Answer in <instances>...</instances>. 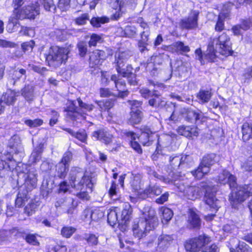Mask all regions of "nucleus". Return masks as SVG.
<instances>
[{
  "mask_svg": "<svg viewBox=\"0 0 252 252\" xmlns=\"http://www.w3.org/2000/svg\"><path fill=\"white\" fill-rule=\"evenodd\" d=\"M217 188L210 182H202L197 186H189L184 190V196L189 199L194 200L202 196L205 192L204 200L205 203L202 207L205 212L209 210L214 212L220 207V201L215 197Z\"/></svg>",
  "mask_w": 252,
  "mask_h": 252,
  "instance_id": "nucleus-1",
  "label": "nucleus"
},
{
  "mask_svg": "<svg viewBox=\"0 0 252 252\" xmlns=\"http://www.w3.org/2000/svg\"><path fill=\"white\" fill-rule=\"evenodd\" d=\"M218 182L221 184H228L232 190L229 195V201L232 208L238 209L242 202L252 196V184H246L237 187L236 177L227 170H223L218 177Z\"/></svg>",
  "mask_w": 252,
  "mask_h": 252,
  "instance_id": "nucleus-2",
  "label": "nucleus"
},
{
  "mask_svg": "<svg viewBox=\"0 0 252 252\" xmlns=\"http://www.w3.org/2000/svg\"><path fill=\"white\" fill-rule=\"evenodd\" d=\"M69 180L72 187L79 190L76 195L81 199L89 200V193L93 191L94 184L88 173L81 168L74 167L69 173Z\"/></svg>",
  "mask_w": 252,
  "mask_h": 252,
  "instance_id": "nucleus-3",
  "label": "nucleus"
},
{
  "mask_svg": "<svg viewBox=\"0 0 252 252\" xmlns=\"http://www.w3.org/2000/svg\"><path fill=\"white\" fill-rule=\"evenodd\" d=\"M156 214L155 210L152 208L147 207L144 208L139 220L132 227L133 235L135 237L141 239L158 226V219Z\"/></svg>",
  "mask_w": 252,
  "mask_h": 252,
  "instance_id": "nucleus-4",
  "label": "nucleus"
},
{
  "mask_svg": "<svg viewBox=\"0 0 252 252\" xmlns=\"http://www.w3.org/2000/svg\"><path fill=\"white\" fill-rule=\"evenodd\" d=\"M207 55L211 59L217 56L218 52L225 56L232 54V42L230 37L226 32H222L217 38H210L207 50Z\"/></svg>",
  "mask_w": 252,
  "mask_h": 252,
  "instance_id": "nucleus-5",
  "label": "nucleus"
},
{
  "mask_svg": "<svg viewBox=\"0 0 252 252\" xmlns=\"http://www.w3.org/2000/svg\"><path fill=\"white\" fill-rule=\"evenodd\" d=\"M39 14V4L37 2L31 5L25 6L22 9L14 8L13 17L9 19V26H14L17 24V20L24 19H34Z\"/></svg>",
  "mask_w": 252,
  "mask_h": 252,
  "instance_id": "nucleus-6",
  "label": "nucleus"
},
{
  "mask_svg": "<svg viewBox=\"0 0 252 252\" xmlns=\"http://www.w3.org/2000/svg\"><path fill=\"white\" fill-rule=\"evenodd\" d=\"M69 50L67 48L53 47L50 48L46 60L50 66L57 67L65 62L68 58Z\"/></svg>",
  "mask_w": 252,
  "mask_h": 252,
  "instance_id": "nucleus-7",
  "label": "nucleus"
},
{
  "mask_svg": "<svg viewBox=\"0 0 252 252\" xmlns=\"http://www.w3.org/2000/svg\"><path fill=\"white\" fill-rule=\"evenodd\" d=\"M217 159L218 157L215 154H210L204 157L197 168L192 171L191 174L197 179H201L210 171L211 166L217 162Z\"/></svg>",
  "mask_w": 252,
  "mask_h": 252,
  "instance_id": "nucleus-8",
  "label": "nucleus"
},
{
  "mask_svg": "<svg viewBox=\"0 0 252 252\" xmlns=\"http://www.w3.org/2000/svg\"><path fill=\"white\" fill-rule=\"evenodd\" d=\"M211 238L206 235H200L198 237L190 239L186 241L185 247L187 251L190 252H197L203 246L211 242Z\"/></svg>",
  "mask_w": 252,
  "mask_h": 252,
  "instance_id": "nucleus-9",
  "label": "nucleus"
},
{
  "mask_svg": "<svg viewBox=\"0 0 252 252\" xmlns=\"http://www.w3.org/2000/svg\"><path fill=\"white\" fill-rule=\"evenodd\" d=\"M112 55V50L107 49L106 51L95 50L90 53L89 65L91 67L101 63V60H105L108 56Z\"/></svg>",
  "mask_w": 252,
  "mask_h": 252,
  "instance_id": "nucleus-10",
  "label": "nucleus"
},
{
  "mask_svg": "<svg viewBox=\"0 0 252 252\" xmlns=\"http://www.w3.org/2000/svg\"><path fill=\"white\" fill-rule=\"evenodd\" d=\"M199 12L197 10H192L188 18L182 19L180 22V27L183 29L193 30L198 28V18Z\"/></svg>",
  "mask_w": 252,
  "mask_h": 252,
  "instance_id": "nucleus-11",
  "label": "nucleus"
},
{
  "mask_svg": "<svg viewBox=\"0 0 252 252\" xmlns=\"http://www.w3.org/2000/svg\"><path fill=\"white\" fill-rule=\"evenodd\" d=\"M167 55L164 54L153 55L151 57L150 60H148L146 69L150 71L153 75H156L158 71L160 70V67L158 66L162 63L164 58Z\"/></svg>",
  "mask_w": 252,
  "mask_h": 252,
  "instance_id": "nucleus-12",
  "label": "nucleus"
},
{
  "mask_svg": "<svg viewBox=\"0 0 252 252\" xmlns=\"http://www.w3.org/2000/svg\"><path fill=\"white\" fill-rule=\"evenodd\" d=\"M116 74L112 75L111 80L114 81L115 87L118 91V94H116V97L124 98L127 96L129 94L128 91L126 89V84L124 80L118 78Z\"/></svg>",
  "mask_w": 252,
  "mask_h": 252,
  "instance_id": "nucleus-13",
  "label": "nucleus"
},
{
  "mask_svg": "<svg viewBox=\"0 0 252 252\" xmlns=\"http://www.w3.org/2000/svg\"><path fill=\"white\" fill-rule=\"evenodd\" d=\"M174 238L172 235L161 234L158 238L156 250L159 252H165L172 244Z\"/></svg>",
  "mask_w": 252,
  "mask_h": 252,
  "instance_id": "nucleus-14",
  "label": "nucleus"
},
{
  "mask_svg": "<svg viewBox=\"0 0 252 252\" xmlns=\"http://www.w3.org/2000/svg\"><path fill=\"white\" fill-rule=\"evenodd\" d=\"M77 100L72 101L67 107V115L72 120L84 119L85 118L84 114L79 112L80 109L77 106Z\"/></svg>",
  "mask_w": 252,
  "mask_h": 252,
  "instance_id": "nucleus-15",
  "label": "nucleus"
},
{
  "mask_svg": "<svg viewBox=\"0 0 252 252\" xmlns=\"http://www.w3.org/2000/svg\"><path fill=\"white\" fill-rule=\"evenodd\" d=\"M242 139L247 146L252 148V126L248 123H244L241 128Z\"/></svg>",
  "mask_w": 252,
  "mask_h": 252,
  "instance_id": "nucleus-16",
  "label": "nucleus"
},
{
  "mask_svg": "<svg viewBox=\"0 0 252 252\" xmlns=\"http://www.w3.org/2000/svg\"><path fill=\"white\" fill-rule=\"evenodd\" d=\"M142 133L137 138L139 142L143 146H150L153 140V134L154 132L150 128L145 126L141 129Z\"/></svg>",
  "mask_w": 252,
  "mask_h": 252,
  "instance_id": "nucleus-17",
  "label": "nucleus"
},
{
  "mask_svg": "<svg viewBox=\"0 0 252 252\" xmlns=\"http://www.w3.org/2000/svg\"><path fill=\"white\" fill-rule=\"evenodd\" d=\"M188 225L190 228L198 229L201 226V219L196 211L192 208L189 211Z\"/></svg>",
  "mask_w": 252,
  "mask_h": 252,
  "instance_id": "nucleus-18",
  "label": "nucleus"
},
{
  "mask_svg": "<svg viewBox=\"0 0 252 252\" xmlns=\"http://www.w3.org/2000/svg\"><path fill=\"white\" fill-rule=\"evenodd\" d=\"M181 112L182 114L184 113L187 114L186 119L189 122L194 121L195 123H197L198 121H202L204 118L203 113L199 110L195 111L183 108L182 109Z\"/></svg>",
  "mask_w": 252,
  "mask_h": 252,
  "instance_id": "nucleus-19",
  "label": "nucleus"
},
{
  "mask_svg": "<svg viewBox=\"0 0 252 252\" xmlns=\"http://www.w3.org/2000/svg\"><path fill=\"white\" fill-rule=\"evenodd\" d=\"M93 137L105 144H108L112 142L113 135L104 129H99L93 132Z\"/></svg>",
  "mask_w": 252,
  "mask_h": 252,
  "instance_id": "nucleus-20",
  "label": "nucleus"
},
{
  "mask_svg": "<svg viewBox=\"0 0 252 252\" xmlns=\"http://www.w3.org/2000/svg\"><path fill=\"white\" fill-rule=\"evenodd\" d=\"M177 131L179 134L187 137L197 136L198 133V128L196 127H191L189 126H180Z\"/></svg>",
  "mask_w": 252,
  "mask_h": 252,
  "instance_id": "nucleus-21",
  "label": "nucleus"
},
{
  "mask_svg": "<svg viewBox=\"0 0 252 252\" xmlns=\"http://www.w3.org/2000/svg\"><path fill=\"white\" fill-rule=\"evenodd\" d=\"M132 52L127 50L125 51H119L115 54V63L116 65L125 64L126 62L132 56Z\"/></svg>",
  "mask_w": 252,
  "mask_h": 252,
  "instance_id": "nucleus-22",
  "label": "nucleus"
},
{
  "mask_svg": "<svg viewBox=\"0 0 252 252\" xmlns=\"http://www.w3.org/2000/svg\"><path fill=\"white\" fill-rule=\"evenodd\" d=\"M213 93L211 90L201 89L196 94V98L200 104L208 103L211 99Z\"/></svg>",
  "mask_w": 252,
  "mask_h": 252,
  "instance_id": "nucleus-23",
  "label": "nucleus"
},
{
  "mask_svg": "<svg viewBox=\"0 0 252 252\" xmlns=\"http://www.w3.org/2000/svg\"><path fill=\"white\" fill-rule=\"evenodd\" d=\"M16 100L15 94L11 91H8L3 94L0 102L2 105H13Z\"/></svg>",
  "mask_w": 252,
  "mask_h": 252,
  "instance_id": "nucleus-24",
  "label": "nucleus"
},
{
  "mask_svg": "<svg viewBox=\"0 0 252 252\" xmlns=\"http://www.w3.org/2000/svg\"><path fill=\"white\" fill-rule=\"evenodd\" d=\"M21 94L27 101H32L34 99V87L31 85L25 86L21 90Z\"/></svg>",
  "mask_w": 252,
  "mask_h": 252,
  "instance_id": "nucleus-25",
  "label": "nucleus"
},
{
  "mask_svg": "<svg viewBox=\"0 0 252 252\" xmlns=\"http://www.w3.org/2000/svg\"><path fill=\"white\" fill-rule=\"evenodd\" d=\"M187 63L182 61H176L173 64V67L171 63L172 69L178 72L179 75L182 76L188 72Z\"/></svg>",
  "mask_w": 252,
  "mask_h": 252,
  "instance_id": "nucleus-26",
  "label": "nucleus"
},
{
  "mask_svg": "<svg viewBox=\"0 0 252 252\" xmlns=\"http://www.w3.org/2000/svg\"><path fill=\"white\" fill-rule=\"evenodd\" d=\"M63 129L67 131L72 136L76 138L82 142L86 143L87 134L85 130H79V131L75 132L71 128H63Z\"/></svg>",
  "mask_w": 252,
  "mask_h": 252,
  "instance_id": "nucleus-27",
  "label": "nucleus"
},
{
  "mask_svg": "<svg viewBox=\"0 0 252 252\" xmlns=\"http://www.w3.org/2000/svg\"><path fill=\"white\" fill-rule=\"evenodd\" d=\"M152 98L149 101V104L154 107H162L166 104V102L163 98L158 94H152Z\"/></svg>",
  "mask_w": 252,
  "mask_h": 252,
  "instance_id": "nucleus-28",
  "label": "nucleus"
},
{
  "mask_svg": "<svg viewBox=\"0 0 252 252\" xmlns=\"http://www.w3.org/2000/svg\"><path fill=\"white\" fill-rule=\"evenodd\" d=\"M120 209L118 207H114L108 210L107 214V221L108 223L113 226L118 221V213Z\"/></svg>",
  "mask_w": 252,
  "mask_h": 252,
  "instance_id": "nucleus-29",
  "label": "nucleus"
},
{
  "mask_svg": "<svg viewBox=\"0 0 252 252\" xmlns=\"http://www.w3.org/2000/svg\"><path fill=\"white\" fill-rule=\"evenodd\" d=\"M26 70L23 68H17L11 71L10 73V77L11 78L12 84L15 85L16 81L19 80L24 76L26 78Z\"/></svg>",
  "mask_w": 252,
  "mask_h": 252,
  "instance_id": "nucleus-30",
  "label": "nucleus"
},
{
  "mask_svg": "<svg viewBox=\"0 0 252 252\" xmlns=\"http://www.w3.org/2000/svg\"><path fill=\"white\" fill-rule=\"evenodd\" d=\"M127 137L131 139L130 145L131 147L138 153L141 154L142 152V149L139 144L135 141L136 139L138 137L137 135L131 131H128L126 133Z\"/></svg>",
  "mask_w": 252,
  "mask_h": 252,
  "instance_id": "nucleus-31",
  "label": "nucleus"
},
{
  "mask_svg": "<svg viewBox=\"0 0 252 252\" xmlns=\"http://www.w3.org/2000/svg\"><path fill=\"white\" fill-rule=\"evenodd\" d=\"M116 99H108L105 101H95L100 111L109 110L112 108L115 104Z\"/></svg>",
  "mask_w": 252,
  "mask_h": 252,
  "instance_id": "nucleus-32",
  "label": "nucleus"
},
{
  "mask_svg": "<svg viewBox=\"0 0 252 252\" xmlns=\"http://www.w3.org/2000/svg\"><path fill=\"white\" fill-rule=\"evenodd\" d=\"M55 176L60 178H64L67 175L68 171V166L60 162L56 165Z\"/></svg>",
  "mask_w": 252,
  "mask_h": 252,
  "instance_id": "nucleus-33",
  "label": "nucleus"
},
{
  "mask_svg": "<svg viewBox=\"0 0 252 252\" xmlns=\"http://www.w3.org/2000/svg\"><path fill=\"white\" fill-rule=\"evenodd\" d=\"M142 113L138 109L134 111L132 110L130 112V117L128 120L129 124L131 125H135L139 124L142 120Z\"/></svg>",
  "mask_w": 252,
  "mask_h": 252,
  "instance_id": "nucleus-34",
  "label": "nucleus"
},
{
  "mask_svg": "<svg viewBox=\"0 0 252 252\" xmlns=\"http://www.w3.org/2000/svg\"><path fill=\"white\" fill-rule=\"evenodd\" d=\"M168 49L172 48H175L176 51H180L183 53H187L190 51V48L188 45H185V44L181 41H178L174 43L172 45L167 47Z\"/></svg>",
  "mask_w": 252,
  "mask_h": 252,
  "instance_id": "nucleus-35",
  "label": "nucleus"
},
{
  "mask_svg": "<svg viewBox=\"0 0 252 252\" xmlns=\"http://www.w3.org/2000/svg\"><path fill=\"white\" fill-rule=\"evenodd\" d=\"M21 145V140L19 136L17 135H14L9 140L8 146L13 149L14 151H16Z\"/></svg>",
  "mask_w": 252,
  "mask_h": 252,
  "instance_id": "nucleus-36",
  "label": "nucleus"
},
{
  "mask_svg": "<svg viewBox=\"0 0 252 252\" xmlns=\"http://www.w3.org/2000/svg\"><path fill=\"white\" fill-rule=\"evenodd\" d=\"M130 184L135 190L140 189L141 178L139 175L131 174L129 177Z\"/></svg>",
  "mask_w": 252,
  "mask_h": 252,
  "instance_id": "nucleus-37",
  "label": "nucleus"
},
{
  "mask_svg": "<svg viewBox=\"0 0 252 252\" xmlns=\"http://www.w3.org/2000/svg\"><path fill=\"white\" fill-rule=\"evenodd\" d=\"M116 70L118 73L124 77H127L132 71V68L130 65H128L125 67V64L116 65Z\"/></svg>",
  "mask_w": 252,
  "mask_h": 252,
  "instance_id": "nucleus-38",
  "label": "nucleus"
},
{
  "mask_svg": "<svg viewBox=\"0 0 252 252\" xmlns=\"http://www.w3.org/2000/svg\"><path fill=\"white\" fill-rule=\"evenodd\" d=\"M162 213V222L163 223H167L173 217V213L172 211L168 208H161Z\"/></svg>",
  "mask_w": 252,
  "mask_h": 252,
  "instance_id": "nucleus-39",
  "label": "nucleus"
},
{
  "mask_svg": "<svg viewBox=\"0 0 252 252\" xmlns=\"http://www.w3.org/2000/svg\"><path fill=\"white\" fill-rule=\"evenodd\" d=\"M132 213V208L128 203L124 204L123 209L121 214V219L126 221L128 220Z\"/></svg>",
  "mask_w": 252,
  "mask_h": 252,
  "instance_id": "nucleus-40",
  "label": "nucleus"
},
{
  "mask_svg": "<svg viewBox=\"0 0 252 252\" xmlns=\"http://www.w3.org/2000/svg\"><path fill=\"white\" fill-rule=\"evenodd\" d=\"M230 252H252V249L243 242H239L236 249L231 248Z\"/></svg>",
  "mask_w": 252,
  "mask_h": 252,
  "instance_id": "nucleus-41",
  "label": "nucleus"
},
{
  "mask_svg": "<svg viewBox=\"0 0 252 252\" xmlns=\"http://www.w3.org/2000/svg\"><path fill=\"white\" fill-rule=\"evenodd\" d=\"M109 19L105 17H93L90 21L92 25L96 28H98L101 26V24L108 23Z\"/></svg>",
  "mask_w": 252,
  "mask_h": 252,
  "instance_id": "nucleus-42",
  "label": "nucleus"
},
{
  "mask_svg": "<svg viewBox=\"0 0 252 252\" xmlns=\"http://www.w3.org/2000/svg\"><path fill=\"white\" fill-rule=\"evenodd\" d=\"M28 196L25 192H19L17 195V198L15 200V205L18 207L22 206L25 203L28 201Z\"/></svg>",
  "mask_w": 252,
  "mask_h": 252,
  "instance_id": "nucleus-43",
  "label": "nucleus"
},
{
  "mask_svg": "<svg viewBox=\"0 0 252 252\" xmlns=\"http://www.w3.org/2000/svg\"><path fill=\"white\" fill-rule=\"evenodd\" d=\"M145 191L150 197L153 195H158L162 192L161 189L157 185L150 186Z\"/></svg>",
  "mask_w": 252,
  "mask_h": 252,
  "instance_id": "nucleus-44",
  "label": "nucleus"
},
{
  "mask_svg": "<svg viewBox=\"0 0 252 252\" xmlns=\"http://www.w3.org/2000/svg\"><path fill=\"white\" fill-rule=\"evenodd\" d=\"M83 239L90 246H96L98 244V238L93 234H85Z\"/></svg>",
  "mask_w": 252,
  "mask_h": 252,
  "instance_id": "nucleus-45",
  "label": "nucleus"
},
{
  "mask_svg": "<svg viewBox=\"0 0 252 252\" xmlns=\"http://www.w3.org/2000/svg\"><path fill=\"white\" fill-rule=\"evenodd\" d=\"M42 152V149L41 146L37 147L33 150L31 156V159L33 162L36 163L40 159Z\"/></svg>",
  "mask_w": 252,
  "mask_h": 252,
  "instance_id": "nucleus-46",
  "label": "nucleus"
},
{
  "mask_svg": "<svg viewBox=\"0 0 252 252\" xmlns=\"http://www.w3.org/2000/svg\"><path fill=\"white\" fill-rule=\"evenodd\" d=\"M74 200L72 198H68L65 200L63 198H59L55 202V206L56 208L61 206H69L72 205Z\"/></svg>",
  "mask_w": 252,
  "mask_h": 252,
  "instance_id": "nucleus-47",
  "label": "nucleus"
},
{
  "mask_svg": "<svg viewBox=\"0 0 252 252\" xmlns=\"http://www.w3.org/2000/svg\"><path fill=\"white\" fill-rule=\"evenodd\" d=\"M42 5L46 11L55 12L56 7L53 0H43Z\"/></svg>",
  "mask_w": 252,
  "mask_h": 252,
  "instance_id": "nucleus-48",
  "label": "nucleus"
},
{
  "mask_svg": "<svg viewBox=\"0 0 252 252\" xmlns=\"http://www.w3.org/2000/svg\"><path fill=\"white\" fill-rule=\"evenodd\" d=\"M76 228L71 226H65L61 230V234L65 238H69L75 232Z\"/></svg>",
  "mask_w": 252,
  "mask_h": 252,
  "instance_id": "nucleus-49",
  "label": "nucleus"
},
{
  "mask_svg": "<svg viewBox=\"0 0 252 252\" xmlns=\"http://www.w3.org/2000/svg\"><path fill=\"white\" fill-rule=\"evenodd\" d=\"M102 41V38L100 35L93 33L91 35L89 45L90 47L95 46L97 43H101Z\"/></svg>",
  "mask_w": 252,
  "mask_h": 252,
  "instance_id": "nucleus-50",
  "label": "nucleus"
},
{
  "mask_svg": "<svg viewBox=\"0 0 252 252\" xmlns=\"http://www.w3.org/2000/svg\"><path fill=\"white\" fill-rule=\"evenodd\" d=\"M24 123L30 127H35L40 126L43 124V120L40 119H36L33 120H25Z\"/></svg>",
  "mask_w": 252,
  "mask_h": 252,
  "instance_id": "nucleus-51",
  "label": "nucleus"
},
{
  "mask_svg": "<svg viewBox=\"0 0 252 252\" xmlns=\"http://www.w3.org/2000/svg\"><path fill=\"white\" fill-rule=\"evenodd\" d=\"M77 48L79 55L82 57H85L88 51L87 43L85 41L79 42L77 44Z\"/></svg>",
  "mask_w": 252,
  "mask_h": 252,
  "instance_id": "nucleus-52",
  "label": "nucleus"
},
{
  "mask_svg": "<svg viewBox=\"0 0 252 252\" xmlns=\"http://www.w3.org/2000/svg\"><path fill=\"white\" fill-rule=\"evenodd\" d=\"M92 210L89 208L85 209L82 212L81 219L84 221L90 223L92 221Z\"/></svg>",
  "mask_w": 252,
  "mask_h": 252,
  "instance_id": "nucleus-53",
  "label": "nucleus"
},
{
  "mask_svg": "<svg viewBox=\"0 0 252 252\" xmlns=\"http://www.w3.org/2000/svg\"><path fill=\"white\" fill-rule=\"evenodd\" d=\"M77 104L79 107L82 109H84L86 111H91L93 110L94 106L92 104H87L82 101L80 98L77 99Z\"/></svg>",
  "mask_w": 252,
  "mask_h": 252,
  "instance_id": "nucleus-54",
  "label": "nucleus"
},
{
  "mask_svg": "<svg viewBox=\"0 0 252 252\" xmlns=\"http://www.w3.org/2000/svg\"><path fill=\"white\" fill-rule=\"evenodd\" d=\"M170 165L174 169H176L178 168L181 164L180 158L178 156L170 157L169 158Z\"/></svg>",
  "mask_w": 252,
  "mask_h": 252,
  "instance_id": "nucleus-55",
  "label": "nucleus"
},
{
  "mask_svg": "<svg viewBox=\"0 0 252 252\" xmlns=\"http://www.w3.org/2000/svg\"><path fill=\"white\" fill-rule=\"evenodd\" d=\"M25 240L28 244L34 245L38 246L39 243L37 240L36 235L32 234H29L26 235Z\"/></svg>",
  "mask_w": 252,
  "mask_h": 252,
  "instance_id": "nucleus-56",
  "label": "nucleus"
},
{
  "mask_svg": "<svg viewBox=\"0 0 252 252\" xmlns=\"http://www.w3.org/2000/svg\"><path fill=\"white\" fill-rule=\"evenodd\" d=\"M125 33L128 37H134L137 33L136 28L132 26H127L125 29Z\"/></svg>",
  "mask_w": 252,
  "mask_h": 252,
  "instance_id": "nucleus-57",
  "label": "nucleus"
},
{
  "mask_svg": "<svg viewBox=\"0 0 252 252\" xmlns=\"http://www.w3.org/2000/svg\"><path fill=\"white\" fill-rule=\"evenodd\" d=\"M104 216L102 211L99 209L92 210V221H96L102 219Z\"/></svg>",
  "mask_w": 252,
  "mask_h": 252,
  "instance_id": "nucleus-58",
  "label": "nucleus"
},
{
  "mask_svg": "<svg viewBox=\"0 0 252 252\" xmlns=\"http://www.w3.org/2000/svg\"><path fill=\"white\" fill-rule=\"evenodd\" d=\"M72 158V154L71 152L67 151L63 155V157L60 162L69 167V164Z\"/></svg>",
  "mask_w": 252,
  "mask_h": 252,
  "instance_id": "nucleus-59",
  "label": "nucleus"
},
{
  "mask_svg": "<svg viewBox=\"0 0 252 252\" xmlns=\"http://www.w3.org/2000/svg\"><path fill=\"white\" fill-rule=\"evenodd\" d=\"M252 158L249 157L248 159L242 162L241 165L242 170L245 171H252Z\"/></svg>",
  "mask_w": 252,
  "mask_h": 252,
  "instance_id": "nucleus-60",
  "label": "nucleus"
},
{
  "mask_svg": "<svg viewBox=\"0 0 252 252\" xmlns=\"http://www.w3.org/2000/svg\"><path fill=\"white\" fill-rule=\"evenodd\" d=\"M251 78H252V66L246 69L242 75V80L244 83L248 82Z\"/></svg>",
  "mask_w": 252,
  "mask_h": 252,
  "instance_id": "nucleus-61",
  "label": "nucleus"
},
{
  "mask_svg": "<svg viewBox=\"0 0 252 252\" xmlns=\"http://www.w3.org/2000/svg\"><path fill=\"white\" fill-rule=\"evenodd\" d=\"M34 45V42L31 40L22 44V48L24 52L32 51Z\"/></svg>",
  "mask_w": 252,
  "mask_h": 252,
  "instance_id": "nucleus-62",
  "label": "nucleus"
},
{
  "mask_svg": "<svg viewBox=\"0 0 252 252\" xmlns=\"http://www.w3.org/2000/svg\"><path fill=\"white\" fill-rule=\"evenodd\" d=\"M70 0H59L58 7L62 11L66 10L69 7Z\"/></svg>",
  "mask_w": 252,
  "mask_h": 252,
  "instance_id": "nucleus-63",
  "label": "nucleus"
},
{
  "mask_svg": "<svg viewBox=\"0 0 252 252\" xmlns=\"http://www.w3.org/2000/svg\"><path fill=\"white\" fill-rule=\"evenodd\" d=\"M208 244L203 246L204 249L202 252H219V248L215 244L208 246Z\"/></svg>",
  "mask_w": 252,
  "mask_h": 252,
  "instance_id": "nucleus-64",
  "label": "nucleus"
}]
</instances>
